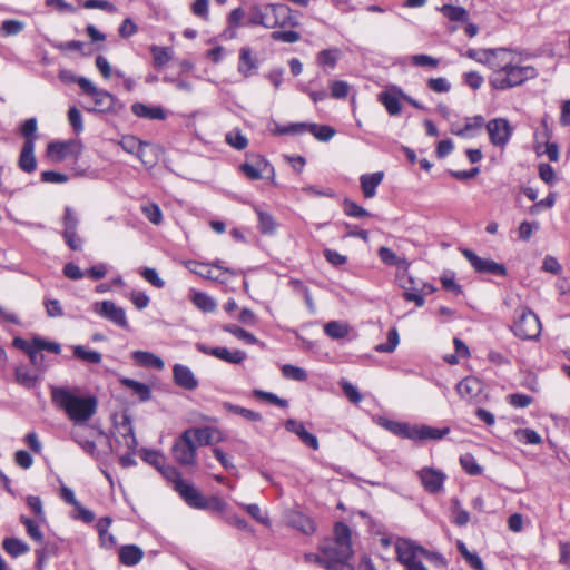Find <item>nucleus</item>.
<instances>
[{"mask_svg": "<svg viewBox=\"0 0 570 570\" xmlns=\"http://www.w3.org/2000/svg\"><path fill=\"white\" fill-rule=\"evenodd\" d=\"M515 321L512 331L515 336L522 340H535L541 333V323L539 317L529 308L520 307L517 309Z\"/></svg>", "mask_w": 570, "mask_h": 570, "instance_id": "8", "label": "nucleus"}, {"mask_svg": "<svg viewBox=\"0 0 570 570\" xmlns=\"http://www.w3.org/2000/svg\"><path fill=\"white\" fill-rule=\"evenodd\" d=\"M255 212L258 217V229L261 230V233L265 235L274 234L276 230V222L274 217L269 213L261 209L259 207H255Z\"/></svg>", "mask_w": 570, "mask_h": 570, "instance_id": "37", "label": "nucleus"}, {"mask_svg": "<svg viewBox=\"0 0 570 570\" xmlns=\"http://www.w3.org/2000/svg\"><path fill=\"white\" fill-rule=\"evenodd\" d=\"M71 350L73 356L83 363L99 364L102 361V355L99 352L89 350L83 345H72Z\"/></svg>", "mask_w": 570, "mask_h": 570, "instance_id": "35", "label": "nucleus"}, {"mask_svg": "<svg viewBox=\"0 0 570 570\" xmlns=\"http://www.w3.org/2000/svg\"><path fill=\"white\" fill-rule=\"evenodd\" d=\"M223 330L248 344H256L258 342V340L252 333L245 331L244 328L237 325L226 324L223 326Z\"/></svg>", "mask_w": 570, "mask_h": 570, "instance_id": "50", "label": "nucleus"}, {"mask_svg": "<svg viewBox=\"0 0 570 570\" xmlns=\"http://www.w3.org/2000/svg\"><path fill=\"white\" fill-rule=\"evenodd\" d=\"M248 23L263 26L267 29L296 28L299 24L298 18L285 3H266L254 6L249 9Z\"/></svg>", "mask_w": 570, "mask_h": 570, "instance_id": "4", "label": "nucleus"}, {"mask_svg": "<svg viewBox=\"0 0 570 570\" xmlns=\"http://www.w3.org/2000/svg\"><path fill=\"white\" fill-rule=\"evenodd\" d=\"M20 522L26 527L27 533L32 540H35L38 543L43 542V534L39 529L38 524L36 523V521L26 515H21Z\"/></svg>", "mask_w": 570, "mask_h": 570, "instance_id": "55", "label": "nucleus"}, {"mask_svg": "<svg viewBox=\"0 0 570 570\" xmlns=\"http://www.w3.org/2000/svg\"><path fill=\"white\" fill-rule=\"evenodd\" d=\"M343 205H344V213L347 216L355 217V218H362V217L370 216V213L365 208L357 205L353 200L345 199Z\"/></svg>", "mask_w": 570, "mask_h": 570, "instance_id": "60", "label": "nucleus"}, {"mask_svg": "<svg viewBox=\"0 0 570 570\" xmlns=\"http://www.w3.org/2000/svg\"><path fill=\"white\" fill-rule=\"evenodd\" d=\"M489 82L497 90H507L523 85L538 77V70L531 65H524L515 52L502 48L493 65Z\"/></svg>", "mask_w": 570, "mask_h": 570, "instance_id": "2", "label": "nucleus"}, {"mask_svg": "<svg viewBox=\"0 0 570 570\" xmlns=\"http://www.w3.org/2000/svg\"><path fill=\"white\" fill-rule=\"evenodd\" d=\"M515 439L523 444H540L541 436L531 429H518L514 432Z\"/></svg>", "mask_w": 570, "mask_h": 570, "instance_id": "54", "label": "nucleus"}, {"mask_svg": "<svg viewBox=\"0 0 570 570\" xmlns=\"http://www.w3.org/2000/svg\"><path fill=\"white\" fill-rule=\"evenodd\" d=\"M395 553L396 560L409 569L412 564L421 562L419 558H424L431 562H442V557L436 553L426 550L422 546L415 543L413 540L399 538L395 541Z\"/></svg>", "mask_w": 570, "mask_h": 570, "instance_id": "5", "label": "nucleus"}, {"mask_svg": "<svg viewBox=\"0 0 570 570\" xmlns=\"http://www.w3.org/2000/svg\"><path fill=\"white\" fill-rule=\"evenodd\" d=\"M71 439L89 455L97 456L98 451L96 443L85 438L81 429L71 431Z\"/></svg>", "mask_w": 570, "mask_h": 570, "instance_id": "40", "label": "nucleus"}, {"mask_svg": "<svg viewBox=\"0 0 570 570\" xmlns=\"http://www.w3.org/2000/svg\"><path fill=\"white\" fill-rule=\"evenodd\" d=\"M140 275L144 277L146 282L150 283L156 288L165 287V282L159 277L155 268L145 267L141 269Z\"/></svg>", "mask_w": 570, "mask_h": 570, "instance_id": "64", "label": "nucleus"}, {"mask_svg": "<svg viewBox=\"0 0 570 570\" xmlns=\"http://www.w3.org/2000/svg\"><path fill=\"white\" fill-rule=\"evenodd\" d=\"M24 29V23L20 20H4L0 26V36L10 37L17 36Z\"/></svg>", "mask_w": 570, "mask_h": 570, "instance_id": "48", "label": "nucleus"}, {"mask_svg": "<svg viewBox=\"0 0 570 570\" xmlns=\"http://www.w3.org/2000/svg\"><path fill=\"white\" fill-rule=\"evenodd\" d=\"M161 475L169 482L173 483V487H174V490L176 491L178 489V483H183L184 480L181 479V474L180 472L178 471L177 468L173 466V465H169V464H164L161 465V468H159L158 470Z\"/></svg>", "mask_w": 570, "mask_h": 570, "instance_id": "52", "label": "nucleus"}, {"mask_svg": "<svg viewBox=\"0 0 570 570\" xmlns=\"http://www.w3.org/2000/svg\"><path fill=\"white\" fill-rule=\"evenodd\" d=\"M119 382L122 386L131 390L132 393L138 396L140 402H147L151 399V390L147 384L128 377H121Z\"/></svg>", "mask_w": 570, "mask_h": 570, "instance_id": "34", "label": "nucleus"}, {"mask_svg": "<svg viewBox=\"0 0 570 570\" xmlns=\"http://www.w3.org/2000/svg\"><path fill=\"white\" fill-rule=\"evenodd\" d=\"M400 342L399 333L396 328H391L387 333L386 343L376 345L375 351L380 353H392Z\"/></svg>", "mask_w": 570, "mask_h": 570, "instance_id": "58", "label": "nucleus"}, {"mask_svg": "<svg viewBox=\"0 0 570 570\" xmlns=\"http://www.w3.org/2000/svg\"><path fill=\"white\" fill-rule=\"evenodd\" d=\"M338 49H325L317 56V62L323 66L334 68L338 59Z\"/></svg>", "mask_w": 570, "mask_h": 570, "instance_id": "59", "label": "nucleus"}, {"mask_svg": "<svg viewBox=\"0 0 570 570\" xmlns=\"http://www.w3.org/2000/svg\"><path fill=\"white\" fill-rule=\"evenodd\" d=\"M2 547L7 553L14 558L24 554L29 551V546L17 538L4 539L2 542Z\"/></svg>", "mask_w": 570, "mask_h": 570, "instance_id": "39", "label": "nucleus"}, {"mask_svg": "<svg viewBox=\"0 0 570 570\" xmlns=\"http://www.w3.org/2000/svg\"><path fill=\"white\" fill-rule=\"evenodd\" d=\"M421 484L429 493H438L442 490L446 475L433 468H423L417 471Z\"/></svg>", "mask_w": 570, "mask_h": 570, "instance_id": "15", "label": "nucleus"}, {"mask_svg": "<svg viewBox=\"0 0 570 570\" xmlns=\"http://www.w3.org/2000/svg\"><path fill=\"white\" fill-rule=\"evenodd\" d=\"M14 374L17 383L26 389L35 387L38 382V376L24 365L17 366Z\"/></svg>", "mask_w": 570, "mask_h": 570, "instance_id": "38", "label": "nucleus"}, {"mask_svg": "<svg viewBox=\"0 0 570 570\" xmlns=\"http://www.w3.org/2000/svg\"><path fill=\"white\" fill-rule=\"evenodd\" d=\"M322 556L306 553L307 563L318 564L326 570H353L350 559L353 554L351 543V529L344 522L334 525V538L325 541L320 548Z\"/></svg>", "mask_w": 570, "mask_h": 570, "instance_id": "1", "label": "nucleus"}, {"mask_svg": "<svg viewBox=\"0 0 570 570\" xmlns=\"http://www.w3.org/2000/svg\"><path fill=\"white\" fill-rule=\"evenodd\" d=\"M21 135L24 137V141L31 140L33 145L36 144V131H37V119L29 118L21 125Z\"/></svg>", "mask_w": 570, "mask_h": 570, "instance_id": "61", "label": "nucleus"}, {"mask_svg": "<svg viewBox=\"0 0 570 570\" xmlns=\"http://www.w3.org/2000/svg\"><path fill=\"white\" fill-rule=\"evenodd\" d=\"M195 346L198 352L214 356L229 364H240L246 358V353L240 350L230 351L224 346L209 347L200 342L196 343Z\"/></svg>", "mask_w": 570, "mask_h": 570, "instance_id": "14", "label": "nucleus"}, {"mask_svg": "<svg viewBox=\"0 0 570 570\" xmlns=\"http://www.w3.org/2000/svg\"><path fill=\"white\" fill-rule=\"evenodd\" d=\"M197 444L186 429L174 442L171 454L176 463L185 468H194L197 464Z\"/></svg>", "mask_w": 570, "mask_h": 570, "instance_id": "7", "label": "nucleus"}, {"mask_svg": "<svg viewBox=\"0 0 570 570\" xmlns=\"http://www.w3.org/2000/svg\"><path fill=\"white\" fill-rule=\"evenodd\" d=\"M282 374L284 377L297 382H304L307 380V374L304 368L291 364L282 366Z\"/></svg>", "mask_w": 570, "mask_h": 570, "instance_id": "56", "label": "nucleus"}, {"mask_svg": "<svg viewBox=\"0 0 570 570\" xmlns=\"http://www.w3.org/2000/svg\"><path fill=\"white\" fill-rule=\"evenodd\" d=\"M449 432V428L436 429L424 424L414 425L413 441L441 440Z\"/></svg>", "mask_w": 570, "mask_h": 570, "instance_id": "28", "label": "nucleus"}, {"mask_svg": "<svg viewBox=\"0 0 570 570\" xmlns=\"http://www.w3.org/2000/svg\"><path fill=\"white\" fill-rule=\"evenodd\" d=\"M460 464L462 469L470 475H480L483 471V469L478 464L475 458L470 453L461 455Z\"/></svg>", "mask_w": 570, "mask_h": 570, "instance_id": "53", "label": "nucleus"}, {"mask_svg": "<svg viewBox=\"0 0 570 570\" xmlns=\"http://www.w3.org/2000/svg\"><path fill=\"white\" fill-rule=\"evenodd\" d=\"M285 429L288 432L296 434L305 445L313 450H318L320 443L317 438L309 433L302 422L295 419H289L285 422Z\"/></svg>", "mask_w": 570, "mask_h": 570, "instance_id": "21", "label": "nucleus"}, {"mask_svg": "<svg viewBox=\"0 0 570 570\" xmlns=\"http://www.w3.org/2000/svg\"><path fill=\"white\" fill-rule=\"evenodd\" d=\"M291 524L305 534L315 531V524L311 518L302 513H295L291 517Z\"/></svg>", "mask_w": 570, "mask_h": 570, "instance_id": "42", "label": "nucleus"}, {"mask_svg": "<svg viewBox=\"0 0 570 570\" xmlns=\"http://www.w3.org/2000/svg\"><path fill=\"white\" fill-rule=\"evenodd\" d=\"M131 111L139 118L164 120L166 119V112L161 107H153L142 102H135L131 106Z\"/></svg>", "mask_w": 570, "mask_h": 570, "instance_id": "29", "label": "nucleus"}, {"mask_svg": "<svg viewBox=\"0 0 570 570\" xmlns=\"http://www.w3.org/2000/svg\"><path fill=\"white\" fill-rule=\"evenodd\" d=\"M242 173L250 180L261 179L267 170L273 171V167L262 156H253L250 161L240 165Z\"/></svg>", "mask_w": 570, "mask_h": 570, "instance_id": "17", "label": "nucleus"}, {"mask_svg": "<svg viewBox=\"0 0 570 570\" xmlns=\"http://www.w3.org/2000/svg\"><path fill=\"white\" fill-rule=\"evenodd\" d=\"M293 28H287L283 30H276L271 33V38L274 41H281L285 43H295L301 39V35L292 30Z\"/></svg>", "mask_w": 570, "mask_h": 570, "instance_id": "51", "label": "nucleus"}, {"mask_svg": "<svg viewBox=\"0 0 570 570\" xmlns=\"http://www.w3.org/2000/svg\"><path fill=\"white\" fill-rule=\"evenodd\" d=\"M397 91H402V89L396 86H392L387 90L382 91L377 98L391 116H396L401 112L400 100L402 97Z\"/></svg>", "mask_w": 570, "mask_h": 570, "instance_id": "23", "label": "nucleus"}, {"mask_svg": "<svg viewBox=\"0 0 570 570\" xmlns=\"http://www.w3.org/2000/svg\"><path fill=\"white\" fill-rule=\"evenodd\" d=\"M50 392L52 403L77 425L89 421L97 411L98 402L95 396H80L65 386H51Z\"/></svg>", "mask_w": 570, "mask_h": 570, "instance_id": "3", "label": "nucleus"}, {"mask_svg": "<svg viewBox=\"0 0 570 570\" xmlns=\"http://www.w3.org/2000/svg\"><path fill=\"white\" fill-rule=\"evenodd\" d=\"M173 377L174 382L185 390L193 391L198 386V380L186 365L175 364L173 367Z\"/></svg>", "mask_w": 570, "mask_h": 570, "instance_id": "22", "label": "nucleus"}, {"mask_svg": "<svg viewBox=\"0 0 570 570\" xmlns=\"http://www.w3.org/2000/svg\"><path fill=\"white\" fill-rule=\"evenodd\" d=\"M309 134H312L320 141H330L335 136L336 131L328 125L311 122Z\"/></svg>", "mask_w": 570, "mask_h": 570, "instance_id": "46", "label": "nucleus"}, {"mask_svg": "<svg viewBox=\"0 0 570 570\" xmlns=\"http://www.w3.org/2000/svg\"><path fill=\"white\" fill-rule=\"evenodd\" d=\"M224 409L230 413H234V414H237V415H240L243 416L245 420L247 421H250V422H259L262 421V415L261 413L258 412H255L253 410H249V409H246V407H243V406H239V405H235V404H232V403H224L223 404Z\"/></svg>", "mask_w": 570, "mask_h": 570, "instance_id": "41", "label": "nucleus"}, {"mask_svg": "<svg viewBox=\"0 0 570 570\" xmlns=\"http://www.w3.org/2000/svg\"><path fill=\"white\" fill-rule=\"evenodd\" d=\"M451 512L453 515V523L459 527H464L470 521V513L464 510L459 501V499L454 498L451 501Z\"/></svg>", "mask_w": 570, "mask_h": 570, "instance_id": "43", "label": "nucleus"}, {"mask_svg": "<svg viewBox=\"0 0 570 570\" xmlns=\"http://www.w3.org/2000/svg\"><path fill=\"white\" fill-rule=\"evenodd\" d=\"M19 167L26 173L36 170L37 161L35 157V145L31 140L24 141L19 157Z\"/></svg>", "mask_w": 570, "mask_h": 570, "instance_id": "31", "label": "nucleus"}, {"mask_svg": "<svg viewBox=\"0 0 570 570\" xmlns=\"http://www.w3.org/2000/svg\"><path fill=\"white\" fill-rule=\"evenodd\" d=\"M131 358L135 363L142 367L156 368L161 371L165 367L164 361L156 354L147 351H134Z\"/></svg>", "mask_w": 570, "mask_h": 570, "instance_id": "25", "label": "nucleus"}, {"mask_svg": "<svg viewBox=\"0 0 570 570\" xmlns=\"http://www.w3.org/2000/svg\"><path fill=\"white\" fill-rule=\"evenodd\" d=\"M197 446H207L223 441L222 433L212 426L189 428Z\"/></svg>", "mask_w": 570, "mask_h": 570, "instance_id": "19", "label": "nucleus"}, {"mask_svg": "<svg viewBox=\"0 0 570 570\" xmlns=\"http://www.w3.org/2000/svg\"><path fill=\"white\" fill-rule=\"evenodd\" d=\"M384 178L383 171L364 174L360 177L362 193L365 198H373L376 195V188Z\"/></svg>", "mask_w": 570, "mask_h": 570, "instance_id": "27", "label": "nucleus"}, {"mask_svg": "<svg viewBox=\"0 0 570 570\" xmlns=\"http://www.w3.org/2000/svg\"><path fill=\"white\" fill-rule=\"evenodd\" d=\"M94 312L99 316L110 321L121 328H128L126 312L122 307L117 306L111 301L97 302L92 307Z\"/></svg>", "mask_w": 570, "mask_h": 570, "instance_id": "12", "label": "nucleus"}, {"mask_svg": "<svg viewBox=\"0 0 570 570\" xmlns=\"http://www.w3.org/2000/svg\"><path fill=\"white\" fill-rule=\"evenodd\" d=\"M485 127L492 145L503 148L509 142L512 135V127L507 119H492Z\"/></svg>", "mask_w": 570, "mask_h": 570, "instance_id": "13", "label": "nucleus"}, {"mask_svg": "<svg viewBox=\"0 0 570 570\" xmlns=\"http://www.w3.org/2000/svg\"><path fill=\"white\" fill-rule=\"evenodd\" d=\"M81 90L86 95H88L94 101L95 107L89 109V111L115 112L117 110V107L120 106L117 98L114 95H111L107 90L99 89L89 79L81 80Z\"/></svg>", "mask_w": 570, "mask_h": 570, "instance_id": "9", "label": "nucleus"}, {"mask_svg": "<svg viewBox=\"0 0 570 570\" xmlns=\"http://www.w3.org/2000/svg\"><path fill=\"white\" fill-rule=\"evenodd\" d=\"M185 266L189 269V272L205 278L210 279L219 283H224L226 279L223 277V274L229 273L233 274V272L228 268H224L219 262L210 265L200 263L197 261H187L185 262Z\"/></svg>", "mask_w": 570, "mask_h": 570, "instance_id": "11", "label": "nucleus"}, {"mask_svg": "<svg viewBox=\"0 0 570 570\" xmlns=\"http://www.w3.org/2000/svg\"><path fill=\"white\" fill-rule=\"evenodd\" d=\"M190 301L199 311L204 313H212L217 307V303L212 296L195 289L190 291Z\"/></svg>", "mask_w": 570, "mask_h": 570, "instance_id": "33", "label": "nucleus"}, {"mask_svg": "<svg viewBox=\"0 0 570 570\" xmlns=\"http://www.w3.org/2000/svg\"><path fill=\"white\" fill-rule=\"evenodd\" d=\"M63 232H77L79 225V218L76 210L66 206L62 216Z\"/></svg>", "mask_w": 570, "mask_h": 570, "instance_id": "49", "label": "nucleus"}, {"mask_svg": "<svg viewBox=\"0 0 570 570\" xmlns=\"http://www.w3.org/2000/svg\"><path fill=\"white\" fill-rule=\"evenodd\" d=\"M144 551L135 544L124 546L119 550V560L122 564L131 567L141 561Z\"/></svg>", "mask_w": 570, "mask_h": 570, "instance_id": "32", "label": "nucleus"}, {"mask_svg": "<svg viewBox=\"0 0 570 570\" xmlns=\"http://www.w3.org/2000/svg\"><path fill=\"white\" fill-rule=\"evenodd\" d=\"M324 332L334 340H340L348 334V325L338 321H331L325 324Z\"/></svg>", "mask_w": 570, "mask_h": 570, "instance_id": "45", "label": "nucleus"}, {"mask_svg": "<svg viewBox=\"0 0 570 570\" xmlns=\"http://www.w3.org/2000/svg\"><path fill=\"white\" fill-rule=\"evenodd\" d=\"M484 126V118L480 115L465 120V125L462 128L452 127V134L462 138H473L478 131Z\"/></svg>", "mask_w": 570, "mask_h": 570, "instance_id": "26", "label": "nucleus"}, {"mask_svg": "<svg viewBox=\"0 0 570 570\" xmlns=\"http://www.w3.org/2000/svg\"><path fill=\"white\" fill-rule=\"evenodd\" d=\"M441 12L451 21H466L469 17V13L464 8L452 4H444L441 8Z\"/></svg>", "mask_w": 570, "mask_h": 570, "instance_id": "47", "label": "nucleus"}, {"mask_svg": "<svg viewBox=\"0 0 570 570\" xmlns=\"http://www.w3.org/2000/svg\"><path fill=\"white\" fill-rule=\"evenodd\" d=\"M396 279L399 285L404 289V298L414 302L416 306L424 305V297L417 292V286L412 276L409 274H397Z\"/></svg>", "mask_w": 570, "mask_h": 570, "instance_id": "20", "label": "nucleus"}, {"mask_svg": "<svg viewBox=\"0 0 570 570\" xmlns=\"http://www.w3.org/2000/svg\"><path fill=\"white\" fill-rule=\"evenodd\" d=\"M142 213L148 220L155 225H159L163 220V214L158 205L148 204L142 206Z\"/></svg>", "mask_w": 570, "mask_h": 570, "instance_id": "63", "label": "nucleus"}, {"mask_svg": "<svg viewBox=\"0 0 570 570\" xmlns=\"http://www.w3.org/2000/svg\"><path fill=\"white\" fill-rule=\"evenodd\" d=\"M482 390L483 383L474 376H468L456 385L459 395L466 402H475Z\"/></svg>", "mask_w": 570, "mask_h": 570, "instance_id": "18", "label": "nucleus"}, {"mask_svg": "<svg viewBox=\"0 0 570 570\" xmlns=\"http://www.w3.org/2000/svg\"><path fill=\"white\" fill-rule=\"evenodd\" d=\"M331 96L335 99L346 98L350 91V86L346 81L334 80L330 83Z\"/></svg>", "mask_w": 570, "mask_h": 570, "instance_id": "62", "label": "nucleus"}, {"mask_svg": "<svg viewBox=\"0 0 570 570\" xmlns=\"http://www.w3.org/2000/svg\"><path fill=\"white\" fill-rule=\"evenodd\" d=\"M176 492L190 508L194 509L223 511L225 508V502L220 498L212 497L207 499L197 488L193 484L186 483L185 481L183 483H178Z\"/></svg>", "mask_w": 570, "mask_h": 570, "instance_id": "6", "label": "nucleus"}, {"mask_svg": "<svg viewBox=\"0 0 570 570\" xmlns=\"http://www.w3.org/2000/svg\"><path fill=\"white\" fill-rule=\"evenodd\" d=\"M461 253L471 264L474 271L480 274H491L498 276L507 275V268L502 264H499L489 258H482L478 256L473 250L468 248L461 249Z\"/></svg>", "mask_w": 570, "mask_h": 570, "instance_id": "10", "label": "nucleus"}, {"mask_svg": "<svg viewBox=\"0 0 570 570\" xmlns=\"http://www.w3.org/2000/svg\"><path fill=\"white\" fill-rule=\"evenodd\" d=\"M150 52L153 55L154 65L157 68L164 67L173 58V52L167 47L151 46Z\"/></svg>", "mask_w": 570, "mask_h": 570, "instance_id": "44", "label": "nucleus"}, {"mask_svg": "<svg viewBox=\"0 0 570 570\" xmlns=\"http://www.w3.org/2000/svg\"><path fill=\"white\" fill-rule=\"evenodd\" d=\"M502 48L497 49H469L465 53L466 57L470 59H473L480 63L487 65L490 69L493 68L494 62L498 59L499 50Z\"/></svg>", "mask_w": 570, "mask_h": 570, "instance_id": "30", "label": "nucleus"}, {"mask_svg": "<svg viewBox=\"0 0 570 570\" xmlns=\"http://www.w3.org/2000/svg\"><path fill=\"white\" fill-rule=\"evenodd\" d=\"M117 442L119 445H122L128 452H135L137 446V440L134 433V428L131 425V421L128 416H124L122 422L118 426Z\"/></svg>", "mask_w": 570, "mask_h": 570, "instance_id": "24", "label": "nucleus"}, {"mask_svg": "<svg viewBox=\"0 0 570 570\" xmlns=\"http://www.w3.org/2000/svg\"><path fill=\"white\" fill-rule=\"evenodd\" d=\"M225 141L237 150H243L248 145L247 138L239 130H232L227 132Z\"/></svg>", "mask_w": 570, "mask_h": 570, "instance_id": "57", "label": "nucleus"}, {"mask_svg": "<svg viewBox=\"0 0 570 570\" xmlns=\"http://www.w3.org/2000/svg\"><path fill=\"white\" fill-rule=\"evenodd\" d=\"M81 151V145L77 141H57L50 142L47 148L48 157L53 161H62L70 156H78Z\"/></svg>", "mask_w": 570, "mask_h": 570, "instance_id": "16", "label": "nucleus"}, {"mask_svg": "<svg viewBox=\"0 0 570 570\" xmlns=\"http://www.w3.org/2000/svg\"><path fill=\"white\" fill-rule=\"evenodd\" d=\"M256 68H257V61L253 57L252 50L247 47H243L239 51L238 71L244 77H248L250 71Z\"/></svg>", "mask_w": 570, "mask_h": 570, "instance_id": "36", "label": "nucleus"}]
</instances>
